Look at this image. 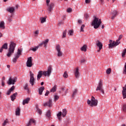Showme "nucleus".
<instances>
[{
    "label": "nucleus",
    "mask_w": 126,
    "mask_h": 126,
    "mask_svg": "<svg viewBox=\"0 0 126 126\" xmlns=\"http://www.w3.org/2000/svg\"><path fill=\"white\" fill-rule=\"evenodd\" d=\"M1 85L2 86H4V81H1Z\"/></svg>",
    "instance_id": "obj_60"
},
{
    "label": "nucleus",
    "mask_w": 126,
    "mask_h": 126,
    "mask_svg": "<svg viewBox=\"0 0 126 126\" xmlns=\"http://www.w3.org/2000/svg\"><path fill=\"white\" fill-rule=\"evenodd\" d=\"M123 110L125 113H126V104H123Z\"/></svg>",
    "instance_id": "obj_41"
},
{
    "label": "nucleus",
    "mask_w": 126,
    "mask_h": 126,
    "mask_svg": "<svg viewBox=\"0 0 126 126\" xmlns=\"http://www.w3.org/2000/svg\"><path fill=\"white\" fill-rule=\"evenodd\" d=\"M52 67L49 66L48 68L47 71H39L37 75V80H40V78L42 77V75H44V76H48V77L51 76V73H52Z\"/></svg>",
    "instance_id": "obj_1"
},
{
    "label": "nucleus",
    "mask_w": 126,
    "mask_h": 126,
    "mask_svg": "<svg viewBox=\"0 0 126 126\" xmlns=\"http://www.w3.org/2000/svg\"><path fill=\"white\" fill-rule=\"evenodd\" d=\"M35 34H39V31H36L35 32Z\"/></svg>",
    "instance_id": "obj_62"
},
{
    "label": "nucleus",
    "mask_w": 126,
    "mask_h": 126,
    "mask_svg": "<svg viewBox=\"0 0 126 126\" xmlns=\"http://www.w3.org/2000/svg\"><path fill=\"white\" fill-rule=\"evenodd\" d=\"M59 98H60V96L59 95H55L54 97V99L55 101L59 100Z\"/></svg>",
    "instance_id": "obj_49"
},
{
    "label": "nucleus",
    "mask_w": 126,
    "mask_h": 126,
    "mask_svg": "<svg viewBox=\"0 0 126 126\" xmlns=\"http://www.w3.org/2000/svg\"><path fill=\"white\" fill-rule=\"evenodd\" d=\"M86 48H87V46H86V45H84L81 48V50L84 52H86V51H87V49H86Z\"/></svg>",
    "instance_id": "obj_27"
},
{
    "label": "nucleus",
    "mask_w": 126,
    "mask_h": 126,
    "mask_svg": "<svg viewBox=\"0 0 126 126\" xmlns=\"http://www.w3.org/2000/svg\"><path fill=\"white\" fill-rule=\"evenodd\" d=\"M96 46H97L99 49V50H98V52H100V50H102V48H103V44H102V43H101L100 41L97 40L96 42Z\"/></svg>",
    "instance_id": "obj_16"
},
{
    "label": "nucleus",
    "mask_w": 126,
    "mask_h": 126,
    "mask_svg": "<svg viewBox=\"0 0 126 126\" xmlns=\"http://www.w3.org/2000/svg\"><path fill=\"white\" fill-rule=\"evenodd\" d=\"M3 49L4 50H7L8 49V44L7 43H4L0 49V53H2V51H3Z\"/></svg>",
    "instance_id": "obj_14"
},
{
    "label": "nucleus",
    "mask_w": 126,
    "mask_h": 126,
    "mask_svg": "<svg viewBox=\"0 0 126 126\" xmlns=\"http://www.w3.org/2000/svg\"><path fill=\"white\" fill-rule=\"evenodd\" d=\"M126 55V49H125L122 53V58H125V56Z\"/></svg>",
    "instance_id": "obj_37"
},
{
    "label": "nucleus",
    "mask_w": 126,
    "mask_h": 126,
    "mask_svg": "<svg viewBox=\"0 0 126 126\" xmlns=\"http://www.w3.org/2000/svg\"><path fill=\"white\" fill-rule=\"evenodd\" d=\"M43 42H42L41 43H40L37 47H38V48H40V47H42V46H43Z\"/></svg>",
    "instance_id": "obj_56"
},
{
    "label": "nucleus",
    "mask_w": 126,
    "mask_h": 126,
    "mask_svg": "<svg viewBox=\"0 0 126 126\" xmlns=\"http://www.w3.org/2000/svg\"><path fill=\"white\" fill-rule=\"evenodd\" d=\"M77 93V89H75L73 92V94H72V98H74V96Z\"/></svg>",
    "instance_id": "obj_33"
},
{
    "label": "nucleus",
    "mask_w": 126,
    "mask_h": 126,
    "mask_svg": "<svg viewBox=\"0 0 126 126\" xmlns=\"http://www.w3.org/2000/svg\"><path fill=\"white\" fill-rule=\"evenodd\" d=\"M74 73L76 78H78L79 77V69L78 68H76V70Z\"/></svg>",
    "instance_id": "obj_19"
},
{
    "label": "nucleus",
    "mask_w": 126,
    "mask_h": 126,
    "mask_svg": "<svg viewBox=\"0 0 126 126\" xmlns=\"http://www.w3.org/2000/svg\"><path fill=\"white\" fill-rule=\"evenodd\" d=\"M7 124H8V120L6 119V120L4 121L3 123L2 124V126H6Z\"/></svg>",
    "instance_id": "obj_39"
},
{
    "label": "nucleus",
    "mask_w": 126,
    "mask_h": 126,
    "mask_svg": "<svg viewBox=\"0 0 126 126\" xmlns=\"http://www.w3.org/2000/svg\"><path fill=\"white\" fill-rule=\"evenodd\" d=\"M0 28L3 30V29H5V27L4 26V22L1 21L0 23Z\"/></svg>",
    "instance_id": "obj_22"
},
{
    "label": "nucleus",
    "mask_w": 126,
    "mask_h": 126,
    "mask_svg": "<svg viewBox=\"0 0 126 126\" xmlns=\"http://www.w3.org/2000/svg\"><path fill=\"white\" fill-rule=\"evenodd\" d=\"M63 77L64 78H67L68 77V74H67V72L65 71L63 74Z\"/></svg>",
    "instance_id": "obj_36"
},
{
    "label": "nucleus",
    "mask_w": 126,
    "mask_h": 126,
    "mask_svg": "<svg viewBox=\"0 0 126 126\" xmlns=\"http://www.w3.org/2000/svg\"><path fill=\"white\" fill-rule=\"evenodd\" d=\"M57 90V85H55L51 90V92H55Z\"/></svg>",
    "instance_id": "obj_38"
},
{
    "label": "nucleus",
    "mask_w": 126,
    "mask_h": 126,
    "mask_svg": "<svg viewBox=\"0 0 126 126\" xmlns=\"http://www.w3.org/2000/svg\"><path fill=\"white\" fill-rule=\"evenodd\" d=\"M5 80V77H2L1 81H4Z\"/></svg>",
    "instance_id": "obj_61"
},
{
    "label": "nucleus",
    "mask_w": 126,
    "mask_h": 126,
    "mask_svg": "<svg viewBox=\"0 0 126 126\" xmlns=\"http://www.w3.org/2000/svg\"><path fill=\"white\" fill-rule=\"evenodd\" d=\"M67 113V112L66 111V109H63V113H62L63 117H65V116H66Z\"/></svg>",
    "instance_id": "obj_29"
},
{
    "label": "nucleus",
    "mask_w": 126,
    "mask_h": 126,
    "mask_svg": "<svg viewBox=\"0 0 126 126\" xmlns=\"http://www.w3.org/2000/svg\"><path fill=\"white\" fill-rule=\"evenodd\" d=\"M68 34L70 35V36H72V35H73V31L69 30Z\"/></svg>",
    "instance_id": "obj_44"
},
{
    "label": "nucleus",
    "mask_w": 126,
    "mask_h": 126,
    "mask_svg": "<svg viewBox=\"0 0 126 126\" xmlns=\"http://www.w3.org/2000/svg\"><path fill=\"white\" fill-rule=\"evenodd\" d=\"M27 66L28 67H31L32 65H33V63H32V57H30L28 58V60L27 61Z\"/></svg>",
    "instance_id": "obj_9"
},
{
    "label": "nucleus",
    "mask_w": 126,
    "mask_h": 126,
    "mask_svg": "<svg viewBox=\"0 0 126 126\" xmlns=\"http://www.w3.org/2000/svg\"><path fill=\"white\" fill-rule=\"evenodd\" d=\"M40 19L41 20V23H44V22H46V18H41Z\"/></svg>",
    "instance_id": "obj_42"
},
{
    "label": "nucleus",
    "mask_w": 126,
    "mask_h": 126,
    "mask_svg": "<svg viewBox=\"0 0 126 126\" xmlns=\"http://www.w3.org/2000/svg\"><path fill=\"white\" fill-rule=\"evenodd\" d=\"M49 94H50V92L47 90L46 93L45 94V96H48V95H49Z\"/></svg>",
    "instance_id": "obj_55"
},
{
    "label": "nucleus",
    "mask_w": 126,
    "mask_h": 126,
    "mask_svg": "<svg viewBox=\"0 0 126 126\" xmlns=\"http://www.w3.org/2000/svg\"><path fill=\"white\" fill-rule=\"evenodd\" d=\"M43 106L44 107H52L53 106V102L52 101V99H49L48 101L44 103Z\"/></svg>",
    "instance_id": "obj_11"
},
{
    "label": "nucleus",
    "mask_w": 126,
    "mask_h": 126,
    "mask_svg": "<svg viewBox=\"0 0 126 126\" xmlns=\"http://www.w3.org/2000/svg\"><path fill=\"white\" fill-rule=\"evenodd\" d=\"M46 116L47 118H50L51 116V110H48L46 113Z\"/></svg>",
    "instance_id": "obj_31"
},
{
    "label": "nucleus",
    "mask_w": 126,
    "mask_h": 126,
    "mask_svg": "<svg viewBox=\"0 0 126 126\" xmlns=\"http://www.w3.org/2000/svg\"><path fill=\"white\" fill-rule=\"evenodd\" d=\"M18 59H19V57L18 56H16L15 55V58H14L13 59V63H16L17 62V60H18Z\"/></svg>",
    "instance_id": "obj_30"
},
{
    "label": "nucleus",
    "mask_w": 126,
    "mask_h": 126,
    "mask_svg": "<svg viewBox=\"0 0 126 126\" xmlns=\"http://www.w3.org/2000/svg\"><path fill=\"white\" fill-rule=\"evenodd\" d=\"M111 69L110 68H108L106 70V73L107 74H110V73H111Z\"/></svg>",
    "instance_id": "obj_45"
},
{
    "label": "nucleus",
    "mask_w": 126,
    "mask_h": 126,
    "mask_svg": "<svg viewBox=\"0 0 126 126\" xmlns=\"http://www.w3.org/2000/svg\"><path fill=\"white\" fill-rule=\"evenodd\" d=\"M36 122L33 119H30L29 123L27 124L26 126H31L32 125H35Z\"/></svg>",
    "instance_id": "obj_13"
},
{
    "label": "nucleus",
    "mask_w": 126,
    "mask_h": 126,
    "mask_svg": "<svg viewBox=\"0 0 126 126\" xmlns=\"http://www.w3.org/2000/svg\"><path fill=\"white\" fill-rule=\"evenodd\" d=\"M11 17H12V15L9 16L8 18V21L9 22H11L12 21V19H11Z\"/></svg>",
    "instance_id": "obj_47"
},
{
    "label": "nucleus",
    "mask_w": 126,
    "mask_h": 126,
    "mask_svg": "<svg viewBox=\"0 0 126 126\" xmlns=\"http://www.w3.org/2000/svg\"><path fill=\"white\" fill-rule=\"evenodd\" d=\"M25 90H28V84H26L24 87Z\"/></svg>",
    "instance_id": "obj_50"
},
{
    "label": "nucleus",
    "mask_w": 126,
    "mask_h": 126,
    "mask_svg": "<svg viewBox=\"0 0 126 126\" xmlns=\"http://www.w3.org/2000/svg\"><path fill=\"white\" fill-rule=\"evenodd\" d=\"M48 43H49V39H48L42 42L43 44L44 45V48H46V47H47Z\"/></svg>",
    "instance_id": "obj_26"
},
{
    "label": "nucleus",
    "mask_w": 126,
    "mask_h": 126,
    "mask_svg": "<svg viewBox=\"0 0 126 126\" xmlns=\"http://www.w3.org/2000/svg\"><path fill=\"white\" fill-rule=\"evenodd\" d=\"M38 49H39L38 46H35V47L31 48L30 50L33 51V52H36Z\"/></svg>",
    "instance_id": "obj_32"
},
{
    "label": "nucleus",
    "mask_w": 126,
    "mask_h": 126,
    "mask_svg": "<svg viewBox=\"0 0 126 126\" xmlns=\"http://www.w3.org/2000/svg\"><path fill=\"white\" fill-rule=\"evenodd\" d=\"M44 90L45 87H42L38 89L39 95H42V93H43V91H44Z\"/></svg>",
    "instance_id": "obj_24"
},
{
    "label": "nucleus",
    "mask_w": 126,
    "mask_h": 126,
    "mask_svg": "<svg viewBox=\"0 0 126 126\" xmlns=\"http://www.w3.org/2000/svg\"><path fill=\"white\" fill-rule=\"evenodd\" d=\"M109 43L110 44H108L109 48H111V49H113L114 47H116L115 45V41L113 42V40H109Z\"/></svg>",
    "instance_id": "obj_17"
},
{
    "label": "nucleus",
    "mask_w": 126,
    "mask_h": 126,
    "mask_svg": "<svg viewBox=\"0 0 126 126\" xmlns=\"http://www.w3.org/2000/svg\"><path fill=\"white\" fill-rule=\"evenodd\" d=\"M29 101H30V98L28 97L26 98L23 101V105H25L26 104H28V103H29Z\"/></svg>",
    "instance_id": "obj_21"
},
{
    "label": "nucleus",
    "mask_w": 126,
    "mask_h": 126,
    "mask_svg": "<svg viewBox=\"0 0 126 126\" xmlns=\"http://www.w3.org/2000/svg\"><path fill=\"white\" fill-rule=\"evenodd\" d=\"M16 81H17V78L15 77V78H13V79H12L11 77H10L8 81L7 82V83L9 85H11V84L13 85L15 84Z\"/></svg>",
    "instance_id": "obj_8"
},
{
    "label": "nucleus",
    "mask_w": 126,
    "mask_h": 126,
    "mask_svg": "<svg viewBox=\"0 0 126 126\" xmlns=\"http://www.w3.org/2000/svg\"><path fill=\"white\" fill-rule=\"evenodd\" d=\"M123 91H122V94H123V99L126 98V84L125 85V87H123Z\"/></svg>",
    "instance_id": "obj_15"
},
{
    "label": "nucleus",
    "mask_w": 126,
    "mask_h": 126,
    "mask_svg": "<svg viewBox=\"0 0 126 126\" xmlns=\"http://www.w3.org/2000/svg\"><path fill=\"white\" fill-rule=\"evenodd\" d=\"M50 0H46V3L47 5L48 6L47 11L48 13H51V11L53 10V8L54 7V3H51L49 5V3H50Z\"/></svg>",
    "instance_id": "obj_6"
},
{
    "label": "nucleus",
    "mask_w": 126,
    "mask_h": 126,
    "mask_svg": "<svg viewBox=\"0 0 126 126\" xmlns=\"http://www.w3.org/2000/svg\"><path fill=\"white\" fill-rule=\"evenodd\" d=\"M7 10L9 12H10V13H12L15 10V9L13 7H11L8 9H7Z\"/></svg>",
    "instance_id": "obj_23"
},
{
    "label": "nucleus",
    "mask_w": 126,
    "mask_h": 126,
    "mask_svg": "<svg viewBox=\"0 0 126 126\" xmlns=\"http://www.w3.org/2000/svg\"><path fill=\"white\" fill-rule=\"evenodd\" d=\"M85 62H86V59L84 58H82L80 61L81 63H85Z\"/></svg>",
    "instance_id": "obj_43"
},
{
    "label": "nucleus",
    "mask_w": 126,
    "mask_h": 126,
    "mask_svg": "<svg viewBox=\"0 0 126 126\" xmlns=\"http://www.w3.org/2000/svg\"><path fill=\"white\" fill-rule=\"evenodd\" d=\"M59 121H62V116H57Z\"/></svg>",
    "instance_id": "obj_59"
},
{
    "label": "nucleus",
    "mask_w": 126,
    "mask_h": 126,
    "mask_svg": "<svg viewBox=\"0 0 126 126\" xmlns=\"http://www.w3.org/2000/svg\"><path fill=\"white\" fill-rule=\"evenodd\" d=\"M1 37H2V34H1V33H0V38Z\"/></svg>",
    "instance_id": "obj_63"
},
{
    "label": "nucleus",
    "mask_w": 126,
    "mask_h": 126,
    "mask_svg": "<svg viewBox=\"0 0 126 126\" xmlns=\"http://www.w3.org/2000/svg\"><path fill=\"white\" fill-rule=\"evenodd\" d=\"M62 112L61 111L59 112L58 114H57V117H62Z\"/></svg>",
    "instance_id": "obj_51"
},
{
    "label": "nucleus",
    "mask_w": 126,
    "mask_h": 126,
    "mask_svg": "<svg viewBox=\"0 0 126 126\" xmlns=\"http://www.w3.org/2000/svg\"><path fill=\"white\" fill-rule=\"evenodd\" d=\"M84 27H85V25H82L81 27V32H84Z\"/></svg>",
    "instance_id": "obj_46"
},
{
    "label": "nucleus",
    "mask_w": 126,
    "mask_h": 126,
    "mask_svg": "<svg viewBox=\"0 0 126 126\" xmlns=\"http://www.w3.org/2000/svg\"><path fill=\"white\" fill-rule=\"evenodd\" d=\"M21 55V51L20 50V49H18V51L16 54H15V56H18L19 58V57H20Z\"/></svg>",
    "instance_id": "obj_34"
},
{
    "label": "nucleus",
    "mask_w": 126,
    "mask_h": 126,
    "mask_svg": "<svg viewBox=\"0 0 126 126\" xmlns=\"http://www.w3.org/2000/svg\"><path fill=\"white\" fill-rule=\"evenodd\" d=\"M66 36V30L63 31V38H65Z\"/></svg>",
    "instance_id": "obj_40"
},
{
    "label": "nucleus",
    "mask_w": 126,
    "mask_h": 126,
    "mask_svg": "<svg viewBox=\"0 0 126 126\" xmlns=\"http://www.w3.org/2000/svg\"><path fill=\"white\" fill-rule=\"evenodd\" d=\"M78 22L79 24H81V23H82V21L81 20H78Z\"/></svg>",
    "instance_id": "obj_58"
},
{
    "label": "nucleus",
    "mask_w": 126,
    "mask_h": 126,
    "mask_svg": "<svg viewBox=\"0 0 126 126\" xmlns=\"http://www.w3.org/2000/svg\"><path fill=\"white\" fill-rule=\"evenodd\" d=\"M123 73L124 74H126V63H125V68L124 69Z\"/></svg>",
    "instance_id": "obj_48"
},
{
    "label": "nucleus",
    "mask_w": 126,
    "mask_h": 126,
    "mask_svg": "<svg viewBox=\"0 0 126 126\" xmlns=\"http://www.w3.org/2000/svg\"><path fill=\"white\" fill-rule=\"evenodd\" d=\"M101 23L102 21H101V19H99V18L94 17V19L92 23V26H94V29H97V28H99Z\"/></svg>",
    "instance_id": "obj_4"
},
{
    "label": "nucleus",
    "mask_w": 126,
    "mask_h": 126,
    "mask_svg": "<svg viewBox=\"0 0 126 126\" xmlns=\"http://www.w3.org/2000/svg\"><path fill=\"white\" fill-rule=\"evenodd\" d=\"M100 91L102 93V94H105V92L104 91V89H103V81L100 80L98 83V85L96 89V91Z\"/></svg>",
    "instance_id": "obj_5"
},
{
    "label": "nucleus",
    "mask_w": 126,
    "mask_h": 126,
    "mask_svg": "<svg viewBox=\"0 0 126 126\" xmlns=\"http://www.w3.org/2000/svg\"><path fill=\"white\" fill-rule=\"evenodd\" d=\"M56 49L57 51L58 57H62L63 52H62V51L61 50V45H60V44H58L56 47Z\"/></svg>",
    "instance_id": "obj_7"
},
{
    "label": "nucleus",
    "mask_w": 126,
    "mask_h": 126,
    "mask_svg": "<svg viewBox=\"0 0 126 126\" xmlns=\"http://www.w3.org/2000/svg\"><path fill=\"white\" fill-rule=\"evenodd\" d=\"M30 83L32 84V86L34 85V82L35 81V79H34V74L32 73V72L30 71Z\"/></svg>",
    "instance_id": "obj_10"
},
{
    "label": "nucleus",
    "mask_w": 126,
    "mask_h": 126,
    "mask_svg": "<svg viewBox=\"0 0 126 126\" xmlns=\"http://www.w3.org/2000/svg\"><path fill=\"white\" fill-rule=\"evenodd\" d=\"M14 89H15V87L14 86H12L11 88L7 92L6 94L10 95V94L11 92H12V91H13V90H14Z\"/></svg>",
    "instance_id": "obj_18"
},
{
    "label": "nucleus",
    "mask_w": 126,
    "mask_h": 126,
    "mask_svg": "<svg viewBox=\"0 0 126 126\" xmlns=\"http://www.w3.org/2000/svg\"><path fill=\"white\" fill-rule=\"evenodd\" d=\"M84 16L86 20H87L88 19V17H89V16L88 15V14H85Z\"/></svg>",
    "instance_id": "obj_53"
},
{
    "label": "nucleus",
    "mask_w": 126,
    "mask_h": 126,
    "mask_svg": "<svg viewBox=\"0 0 126 126\" xmlns=\"http://www.w3.org/2000/svg\"><path fill=\"white\" fill-rule=\"evenodd\" d=\"M41 85H42H42H44V83H43V82H42L41 83Z\"/></svg>",
    "instance_id": "obj_64"
},
{
    "label": "nucleus",
    "mask_w": 126,
    "mask_h": 126,
    "mask_svg": "<svg viewBox=\"0 0 126 126\" xmlns=\"http://www.w3.org/2000/svg\"><path fill=\"white\" fill-rule=\"evenodd\" d=\"M15 47H16V44L12 41H11L8 49V53L6 55L8 58H10V57H11V56L14 54Z\"/></svg>",
    "instance_id": "obj_2"
},
{
    "label": "nucleus",
    "mask_w": 126,
    "mask_h": 126,
    "mask_svg": "<svg viewBox=\"0 0 126 126\" xmlns=\"http://www.w3.org/2000/svg\"><path fill=\"white\" fill-rule=\"evenodd\" d=\"M71 11H72V9L70 8H68L67 9V12L70 13V12H71Z\"/></svg>",
    "instance_id": "obj_52"
},
{
    "label": "nucleus",
    "mask_w": 126,
    "mask_h": 126,
    "mask_svg": "<svg viewBox=\"0 0 126 126\" xmlns=\"http://www.w3.org/2000/svg\"><path fill=\"white\" fill-rule=\"evenodd\" d=\"M86 3H90V0H85Z\"/></svg>",
    "instance_id": "obj_57"
},
{
    "label": "nucleus",
    "mask_w": 126,
    "mask_h": 126,
    "mask_svg": "<svg viewBox=\"0 0 126 126\" xmlns=\"http://www.w3.org/2000/svg\"><path fill=\"white\" fill-rule=\"evenodd\" d=\"M122 38H123V35L121 34L120 35H119V38H118V41H121V39H122Z\"/></svg>",
    "instance_id": "obj_54"
},
{
    "label": "nucleus",
    "mask_w": 126,
    "mask_h": 126,
    "mask_svg": "<svg viewBox=\"0 0 126 126\" xmlns=\"http://www.w3.org/2000/svg\"><path fill=\"white\" fill-rule=\"evenodd\" d=\"M36 109L37 113H38V114L39 115H42V110H41V109H40L38 106L36 107Z\"/></svg>",
    "instance_id": "obj_28"
},
{
    "label": "nucleus",
    "mask_w": 126,
    "mask_h": 126,
    "mask_svg": "<svg viewBox=\"0 0 126 126\" xmlns=\"http://www.w3.org/2000/svg\"><path fill=\"white\" fill-rule=\"evenodd\" d=\"M121 44V41L119 40H117L116 42H114V44L115 45V47L119 45V44Z\"/></svg>",
    "instance_id": "obj_35"
},
{
    "label": "nucleus",
    "mask_w": 126,
    "mask_h": 126,
    "mask_svg": "<svg viewBox=\"0 0 126 126\" xmlns=\"http://www.w3.org/2000/svg\"><path fill=\"white\" fill-rule=\"evenodd\" d=\"M87 104L91 107H96L98 105V100L93 96L91 97V100H87Z\"/></svg>",
    "instance_id": "obj_3"
},
{
    "label": "nucleus",
    "mask_w": 126,
    "mask_h": 126,
    "mask_svg": "<svg viewBox=\"0 0 126 126\" xmlns=\"http://www.w3.org/2000/svg\"><path fill=\"white\" fill-rule=\"evenodd\" d=\"M111 15V19L113 20V19H115V18L117 17V15H118V11L116 10H114L112 11Z\"/></svg>",
    "instance_id": "obj_12"
},
{
    "label": "nucleus",
    "mask_w": 126,
    "mask_h": 126,
    "mask_svg": "<svg viewBox=\"0 0 126 126\" xmlns=\"http://www.w3.org/2000/svg\"><path fill=\"white\" fill-rule=\"evenodd\" d=\"M16 116H20V108L18 107L15 112Z\"/></svg>",
    "instance_id": "obj_25"
},
{
    "label": "nucleus",
    "mask_w": 126,
    "mask_h": 126,
    "mask_svg": "<svg viewBox=\"0 0 126 126\" xmlns=\"http://www.w3.org/2000/svg\"><path fill=\"white\" fill-rule=\"evenodd\" d=\"M16 96H17V93L13 94L12 95H11V101H14L15 99H16Z\"/></svg>",
    "instance_id": "obj_20"
}]
</instances>
